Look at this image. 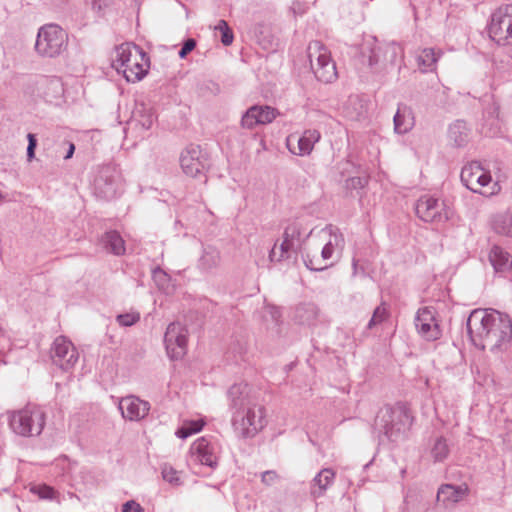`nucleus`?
<instances>
[{
    "instance_id": "f257e3e1",
    "label": "nucleus",
    "mask_w": 512,
    "mask_h": 512,
    "mask_svg": "<svg viewBox=\"0 0 512 512\" xmlns=\"http://www.w3.org/2000/svg\"><path fill=\"white\" fill-rule=\"evenodd\" d=\"M467 332L471 342L481 350L499 356L512 341V320L508 314L494 309H474L468 316Z\"/></svg>"
},
{
    "instance_id": "f03ea898",
    "label": "nucleus",
    "mask_w": 512,
    "mask_h": 512,
    "mask_svg": "<svg viewBox=\"0 0 512 512\" xmlns=\"http://www.w3.org/2000/svg\"><path fill=\"white\" fill-rule=\"evenodd\" d=\"M231 424L241 438H253L266 425L265 407L247 383H236L227 391Z\"/></svg>"
},
{
    "instance_id": "7ed1b4c3",
    "label": "nucleus",
    "mask_w": 512,
    "mask_h": 512,
    "mask_svg": "<svg viewBox=\"0 0 512 512\" xmlns=\"http://www.w3.org/2000/svg\"><path fill=\"white\" fill-rule=\"evenodd\" d=\"M111 64L127 82L135 83L142 80L148 73L150 58L138 45L126 42L115 48L111 56Z\"/></svg>"
},
{
    "instance_id": "20e7f679",
    "label": "nucleus",
    "mask_w": 512,
    "mask_h": 512,
    "mask_svg": "<svg viewBox=\"0 0 512 512\" xmlns=\"http://www.w3.org/2000/svg\"><path fill=\"white\" fill-rule=\"evenodd\" d=\"M413 417L404 404L386 405L378 412L375 419L376 428L390 441L397 442L404 438L412 425Z\"/></svg>"
},
{
    "instance_id": "39448f33",
    "label": "nucleus",
    "mask_w": 512,
    "mask_h": 512,
    "mask_svg": "<svg viewBox=\"0 0 512 512\" xmlns=\"http://www.w3.org/2000/svg\"><path fill=\"white\" fill-rule=\"evenodd\" d=\"M361 61L367 63L370 68L380 66L382 69H389L398 66L404 60L402 46L395 42L377 44L375 39L365 42L360 51Z\"/></svg>"
},
{
    "instance_id": "423d86ee",
    "label": "nucleus",
    "mask_w": 512,
    "mask_h": 512,
    "mask_svg": "<svg viewBox=\"0 0 512 512\" xmlns=\"http://www.w3.org/2000/svg\"><path fill=\"white\" fill-rule=\"evenodd\" d=\"M6 415L10 429L22 437L39 436L45 427L46 413L37 405H27L20 410L7 411Z\"/></svg>"
},
{
    "instance_id": "0eeeda50",
    "label": "nucleus",
    "mask_w": 512,
    "mask_h": 512,
    "mask_svg": "<svg viewBox=\"0 0 512 512\" xmlns=\"http://www.w3.org/2000/svg\"><path fill=\"white\" fill-rule=\"evenodd\" d=\"M67 39V33L61 27L46 24L38 31L35 50L42 57H56L66 49Z\"/></svg>"
},
{
    "instance_id": "6e6552de",
    "label": "nucleus",
    "mask_w": 512,
    "mask_h": 512,
    "mask_svg": "<svg viewBox=\"0 0 512 512\" xmlns=\"http://www.w3.org/2000/svg\"><path fill=\"white\" fill-rule=\"evenodd\" d=\"M307 55L317 80L323 83H331L337 79L336 64L331 59L330 52L324 44L320 41L311 42L307 48Z\"/></svg>"
},
{
    "instance_id": "1a4fd4ad",
    "label": "nucleus",
    "mask_w": 512,
    "mask_h": 512,
    "mask_svg": "<svg viewBox=\"0 0 512 512\" xmlns=\"http://www.w3.org/2000/svg\"><path fill=\"white\" fill-rule=\"evenodd\" d=\"M122 178L115 164H107L97 169L93 179V191L96 197L111 200L121 191Z\"/></svg>"
},
{
    "instance_id": "9d476101",
    "label": "nucleus",
    "mask_w": 512,
    "mask_h": 512,
    "mask_svg": "<svg viewBox=\"0 0 512 512\" xmlns=\"http://www.w3.org/2000/svg\"><path fill=\"white\" fill-rule=\"evenodd\" d=\"M417 217L426 223H444L452 215L446 201L431 194L422 195L415 204Z\"/></svg>"
},
{
    "instance_id": "9b49d317",
    "label": "nucleus",
    "mask_w": 512,
    "mask_h": 512,
    "mask_svg": "<svg viewBox=\"0 0 512 512\" xmlns=\"http://www.w3.org/2000/svg\"><path fill=\"white\" fill-rule=\"evenodd\" d=\"M488 32L497 44L504 45L512 41V4L500 6L492 13Z\"/></svg>"
},
{
    "instance_id": "f8f14e48",
    "label": "nucleus",
    "mask_w": 512,
    "mask_h": 512,
    "mask_svg": "<svg viewBox=\"0 0 512 512\" xmlns=\"http://www.w3.org/2000/svg\"><path fill=\"white\" fill-rule=\"evenodd\" d=\"M180 165L183 172L190 177H205L210 160L200 146L190 145L181 153Z\"/></svg>"
},
{
    "instance_id": "ddd939ff",
    "label": "nucleus",
    "mask_w": 512,
    "mask_h": 512,
    "mask_svg": "<svg viewBox=\"0 0 512 512\" xmlns=\"http://www.w3.org/2000/svg\"><path fill=\"white\" fill-rule=\"evenodd\" d=\"M187 329L179 322L170 323L164 335L167 355L172 360L181 359L187 352Z\"/></svg>"
},
{
    "instance_id": "4468645a",
    "label": "nucleus",
    "mask_w": 512,
    "mask_h": 512,
    "mask_svg": "<svg viewBox=\"0 0 512 512\" xmlns=\"http://www.w3.org/2000/svg\"><path fill=\"white\" fill-rule=\"evenodd\" d=\"M460 178L463 185L474 193L493 194V192L485 193L481 191L492 181V177L490 172L486 171L477 161L466 164L461 170Z\"/></svg>"
},
{
    "instance_id": "2eb2a0df",
    "label": "nucleus",
    "mask_w": 512,
    "mask_h": 512,
    "mask_svg": "<svg viewBox=\"0 0 512 512\" xmlns=\"http://www.w3.org/2000/svg\"><path fill=\"white\" fill-rule=\"evenodd\" d=\"M77 349L64 336L57 337L51 347V359L53 363L64 371H69L78 361Z\"/></svg>"
},
{
    "instance_id": "dca6fc26",
    "label": "nucleus",
    "mask_w": 512,
    "mask_h": 512,
    "mask_svg": "<svg viewBox=\"0 0 512 512\" xmlns=\"http://www.w3.org/2000/svg\"><path fill=\"white\" fill-rule=\"evenodd\" d=\"M190 452L195 464L212 470L218 466V446L215 442L205 437L198 438L192 443Z\"/></svg>"
},
{
    "instance_id": "f3484780",
    "label": "nucleus",
    "mask_w": 512,
    "mask_h": 512,
    "mask_svg": "<svg viewBox=\"0 0 512 512\" xmlns=\"http://www.w3.org/2000/svg\"><path fill=\"white\" fill-rule=\"evenodd\" d=\"M503 119L500 117V105L490 96L485 100L480 132L487 137H497L502 134Z\"/></svg>"
},
{
    "instance_id": "a211bd4d",
    "label": "nucleus",
    "mask_w": 512,
    "mask_h": 512,
    "mask_svg": "<svg viewBox=\"0 0 512 512\" xmlns=\"http://www.w3.org/2000/svg\"><path fill=\"white\" fill-rule=\"evenodd\" d=\"M415 326L418 333L428 341H434L441 337V329L436 320L434 307H422L415 316Z\"/></svg>"
},
{
    "instance_id": "6ab92c4d",
    "label": "nucleus",
    "mask_w": 512,
    "mask_h": 512,
    "mask_svg": "<svg viewBox=\"0 0 512 512\" xmlns=\"http://www.w3.org/2000/svg\"><path fill=\"white\" fill-rule=\"evenodd\" d=\"M156 120L155 112L150 103L137 100L128 121L129 129H135L139 134L149 130Z\"/></svg>"
},
{
    "instance_id": "aec40b11",
    "label": "nucleus",
    "mask_w": 512,
    "mask_h": 512,
    "mask_svg": "<svg viewBox=\"0 0 512 512\" xmlns=\"http://www.w3.org/2000/svg\"><path fill=\"white\" fill-rule=\"evenodd\" d=\"M118 407L122 417L129 421H139L145 418L150 411V403L134 395L121 398Z\"/></svg>"
},
{
    "instance_id": "412c9836",
    "label": "nucleus",
    "mask_w": 512,
    "mask_h": 512,
    "mask_svg": "<svg viewBox=\"0 0 512 512\" xmlns=\"http://www.w3.org/2000/svg\"><path fill=\"white\" fill-rule=\"evenodd\" d=\"M469 494L467 484H442L437 491L436 500L445 507L461 502Z\"/></svg>"
},
{
    "instance_id": "4be33fe9",
    "label": "nucleus",
    "mask_w": 512,
    "mask_h": 512,
    "mask_svg": "<svg viewBox=\"0 0 512 512\" xmlns=\"http://www.w3.org/2000/svg\"><path fill=\"white\" fill-rule=\"evenodd\" d=\"M325 230L329 232V240L321 250L322 260L331 262L330 260L335 254H340L343 251L345 238L340 229L333 225L326 226Z\"/></svg>"
},
{
    "instance_id": "5701e85b",
    "label": "nucleus",
    "mask_w": 512,
    "mask_h": 512,
    "mask_svg": "<svg viewBox=\"0 0 512 512\" xmlns=\"http://www.w3.org/2000/svg\"><path fill=\"white\" fill-rule=\"evenodd\" d=\"M394 131L398 134H406L415 125L414 113L411 107L399 104L393 118Z\"/></svg>"
},
{
    "instance_id": "b1692460",
    "label": "nucleus",
    "mask_w": 512,
    "mask_h": 512,
    "mask_svg": "<svg viewBox=\"0 0 512 512\" xmlns=\"http://www.w3.org/2000/svg\"><path fill=\"white\" fill-rule=\"evenodd\" d=\"M220 263V251L213 246H205L198 259L197 268L201 273H210L218 268Z\"/></svg>"
},
{
    "instance_id": "393cba45",
    "label": "nucleus",
    "mask_w": 512,
    "mask_h": 512,
    "mask_svg": "<svg viewBox=\"0 0 512 512\" xmlns=\"http://www.w3.org/2000/svg\"><path fill=\"white\" fill-rule=\"evenodd\" d=\"M311 234L312 230L307 232L301 222L294 220L285 227L283 238L289 239L302 252V247Z\"/></svg>"
},
{
    "instance_id": "a878e982",
    "label": "nucleus",
    "mask_w": 512,
    "mask_h": 512,
    "mask_svg": "<svg viewBox=\"0 0 512 512\" xmlns=\"http://www.w3.org/2000/svg\"><path fill=\"white\" fill-rule=\"evenodd\" d=\"M489 261L496 272H507L512 267L510 254L500 246H493L491 248Z\"/></svg>"
},
{
    "instance_id": "bb28decb",
    "label": "nucleus",
    "mask_w": 512,
    "mask_h": 512,
    "mask_svg": "<svg viewBox=\"0 0 512 512\" xmlns=\"http://www.w3.org/2000/svg\"><path fill=\"white\" fill-rule=\"evenodd\" d=\"M101 243L107 252L117 256L123 255L126 251L123 238L115 230L104 233L101 237Z\"/></svg>"
},
{
    "instance_id": "cd10ccee",
    "label": "nucleus",
    "mask_w": 512,
    "mask_h": 512,
    "mask_svg": "<svg viewBox=\"0 0 512 512\" xmlns=\"http://www.w3.org/2000/svg\"><path fill=\"white\" fill-rule=\"evenodd\" d=\"M318 308L314 303H302L295 308L294 320L302 325H312L318 317Z\"/></svg>"
},
{
    "instance_id": "c85d7f7f",
    "label": "nucleus",
    "mask_w": 512,
    "mask_h": 512,
    "mask_svg": "<svg viewBox=\"0 0 512 512\" xmlns=\"http://www.w3.org/2000/svg\"><path fill=\"white\" fill-rule=\"evenodd\" d=\"M321 138V134L316 129H308L305 130L301 137L298 139V151H292L294 154L299 156L309 155L315 143H317Z\"/></svg>"
},
{
    "instance_id": "c756f323",
    "label": "nucleus",
    "mask_w": 512,
    "mask_h": 512,
    "mask_svg": "<svg viewBox=\"0 0 512 512\" xmlns=\"http://www.w3.org/2000/svg\"><path fill=\"white\" fill-rule=\"evenodd\" d=\"M334 478L335 473L332 469H322L313 479L311 494L314 497L322 496L327 488L333 483Z\"/></svg>"
},
{
    "instance_id": "7c9ffc66",
    "label": "nucleus",
    "mask_w": 512,
    "mask_h": 512,
    "mask_svg": "<svg viewBox=\"0 0 512 512\" xmlns=\"http://www.w3.org/2000/svg\"><path fill=\"white\" fill-rule=\"evenodd\" d=\"M448 137L450 141L457 147H463L469 140V129L467 124L462 120H457L450 125L448 130Z\"/></svg>"
},
{
    "instance_id": "2f4dec72",
    "label": "nucleus",
    "mask_w": 512,
    "mask_h": 512,
    "mask_svg": "<svg viewBox=\"0 0 512 512\" xmlns=\"http://www.w3.org/2000/svg\"><path fill=\"white\" fill-rule=\"evenodd\" d=\"M492 229L495 233L512 237V213H499L492 219Z\"/></svg>"
},
{
    "instance_id": "473e14b6",
    "label": "nucleus",
    "mask_w": 512,
    "mask_h": 512,
    "mask_svg": "<svg viewBox=\"0 0 512 512\" xmlns=\"http://www.w3.org/2000/svg\"><path fill=\"white\" fill-rule=\"evenodd\" d=\"M440 54V52L436 53L432 48L423 49L417 56L419 69L422 72L433 70L438 58L440 57Z\"/></svg>"
},
{
    "instance_id": "72a5a7b5",
    "label": "nucleus",
    "mask_w": 512,
    "mask_h": 512,
    "mask_svg": "<svg viewBox=\"0 0 512 512\" xmlns=\"http://www.w3.org/2000/svg\"><path fill=\"white\" fill-rule=\"evenodd\" d=\"M276 246H277V243L274 244V246L271 248V250L269 252V261L271 263L280 262L284 259L289 258L290 257L289 252H291V251H294V252L299 251V248L296 247L293 244V242L289 241V239H287V238H283V241L280 244V253L278 256H277V252H276Z\"/></svg>"
},
{
    "instance_id": "f704fd0d",
    "label": "nucleus",
    "mask_w": 512,
    "mask_h": 512,
    "mask_svg": "<svg viewBox=\"0 0 512 512\" xmlns=\"http://www.w3.org/2000/svg\"><path fill=\"white\" fill-rule=\"evenodd\" d=\"M301 253L305 266L311 271H323L333 265V261L322 260V254L311 256L309 252L302 251Z\"/></svg>"
},
{
    "instance_id": "c9c22d12",
    "label": "nucleus",
    "mask_w": 512,
    "mask_h": 512,
    "mask_svg": "<svg viewBox=\"0 0 512 512\" xmlns=\"http://www.w3.org/2000/svg\"><path fill=\"white\" fill-rule=\"evenodd\" d=\"M256 107V114L258 117L259 125H265L271 123L280 112L271 106L268 105H254Z\"/></svg>"
},
{
    "instance_id": "e433bc0d",
    "label": "nucleus",
    "mask_w": 512,
    "mask_h": 512,
    "mask_svg": "<svg viewBox=\"0 0 512 512\" xmlns=\"http://www.w3.org/2000/svg\"><path fill=\"white\" fill-rule=\"evenodd\" d=\"M431 455L436 462H442L448 457L449 447L445 438L439 437L436 439L431 449Z\"/></svg>"
},
{
    "instance_id": "4c0bfd02",
    "label": "nucleus",
    "mask_w": 512,
    "mask_h": 512,
    "mask_svg": "<svg viewBox=\"0 0 512 512\" xmlns=\"http://www.w3.org/2000/svg\"><path fill=\"white\" fill-rule=\"evenodd\" d=\"M258 123V117L256 114V107L251 106L247 109V111L242 115L241 118V127L244 129H254Z\"/></svg>"
},
{
    "instance_id": "58836bf2",
    "label": "nucleus",
    "mask_w": 512,
    "mask_h": 512,
    "mask_svg": "<svg viewBox=\"0 0 512 512\" xmlns=\"http://www.w3.org/2000/svg\"><path fill=\"white\" fill-rule=\"evenodd\" d=\"M116 321L121 327H131L140 321V313L138 311H130L118 314L116 316Z\"/></svg>"
},
{
    "instance_id": "ea45409f",
    "label": "nucleus",
    "mask_w": 512,
    "mask_h": 512,
    "mask_svg": "<svg viewBox=\"0 0 512 512\" xmlns=\"http://www.w3.org/2000/svg\"><path fill=\"white\" fill-rule=\"evenodd\" d=\"M388 315L389 313L387 308L383 304L379 305L378 307L375 308L373 315L370 321L368 322L367 328L371 329L374 326L382 323L387 319Z\"/></svg>"
},
{
    "instance_id": "a19ab883",
    "label": "nucleus",
    "mask_w": 512,
    "mask_h": 512,
    "mask_svg": "<svg viewBox=\"0 0 512 512\" xmlns=\"http://www.w3.org/2000/svg\"><path fill=\"white\" fill-rule=\"evenodd\" d=\"M215 29L221 32V42L223 45L229 46L232 44L234 35L225 20H220Z\"/></svg>"
},
{
    "instance_id": "79ce46f5",
    "label": "nucleus",
    "mask_w": 512,
    "mask_h": 512,
    "mask_svg": "<svg viewBox=\"0 0 512 512\" xmlns=\"http://www.w3.org/2000/svg\"><path fill=\"white\" fill-rule=\"evenodd\" d=\"M162 477L165 481H167L168 483L172 484V485H180L181 481H180V478L178 476V472L171 466L169 465H164L162 467Z\"/></svg>"
},
{
    "instance_id": "37998d69",
    "label": "nucleus",
    "mask_w": 512,
    "mask_h": 512,
    "mask_svg": "<svg viewBox=\"0 0 512 512\" xmlns=\"http://www.w3.org/2000/svg\"><path fill=\"white\" fill-rule=\"evenodd\" d=\"M41 499H54L56 491L46 484L38 485L32 489Z\"/></svg>"
},
{
    "instance_id": "c03bdc74",
    "label": "nucleus",
    "mask_w": 512,
    "mask_h": 512,
    "mask_svg": "<svg viewBox=\"0 0 512 512\" xmlns=\"http://www.w3.org/2000/svg\"><path fill=\"white\" fill-rule=\"evenodd\" d=\"M153 279L160 288H165L170 281V276L161 268L157 267L153 270Z\"/></svg>"
},
{
    "instance_id": "a18cd8bd",
    "label": "nucleus",
    "mask_w": 512,
    "mask_h": 512,
    "mask_svg": "<svg viewBox=\"0 0 512 512\" xmlns=\"http://www.w3.org/2000/svg\"><path fill=\"white\" fill-rule=\"evenodd\" d=\"M27 140H28L27 160L30 162L35 158V150L37 147V137L33 133H28Z\"/></svg>"
},
{
    "instance_id": "49530a36",
    "label": "nucleus",
    "mask_w": 512,
    "mask_h": 512,
    "mask_svg": "<svg viewBox=\"0 0 512 512\" xmlns=\"http://www.w3.org/2000/svg\"><path fill=\"white\" fill-rule=\"evenodd\" d=\"M195 47H196V40L193 39V38H188L187 40H185V42L183 43L181 49L178 52L179 57L181 59L186 58V56L190 52H192Z\"/></svg>"
},
{
    "instance_id": "de8ad7c7",
    "label": "nucleus",
    "mask_w": 512,
    "mask_h": 512,
    "mask_svg": "<svg viewBox=\"0 0 512 512\" xmlns=\"http://www.w3.org/2000/svg\"><path fill=\"white\" fill-rule=\"evenodd\" d=\"M368 183L365 177H351L347 180V187L351 189H362Z\"/></svg>"
},
{
    "instance_id": "09e8293b",
    "label": "nucleus",
    "mask_w": 512,
    "mask_h": 512,
    "mask_svg": "<svg viewBox=\"0 0 512 512\" xmlns=\"http://www.w3.org/2000/svg\"><path fill=\"white\" fill-rule=\"evenodd\" d=\"M198 432L199 428H188V426L184 423L180 428L177 429L176 436L181 439H186Z\"/></svg>"
},
{
    "instance_id": "8fccbe9b",
    "label": "nucleus",
    "mask_w": 512,
    "mask_h": 512,
    "mask_svg": "<svg viewBox=\"0 0 512 512\" xmlns=\"http://www.w3.org/2000/svg\"><path fill=\"white\" fill-rule=\"evenodd\" d=\"M277 479L278 475L274 470H267L261 473V481L267 486L274 484Z\"/></svg>"
},
{
    "instance_id": "3c124183",
    "label": "nucleus",
    "mask_w": 512,
    "mask_h": 512,
    "mask_svg": "<svg viewBox=\"0 0 512 512\" xmlns=\"http://www.w3.org/2000/svg\"><path fill=\"white\" fill-rule=\"evenodd\" d=\"M265 313L266 315H269L271 320L274 321L275 323H278L282 316L280 308L274 305H267L265 307Z\"/></svg>"
},
{
    "instance_id": "603ef678",
    "label": "nucleus",
    "mask_w": 512,
    "mask_h": 512,
    "mask_svg": "<svg viewBox=\"0 0 512 512\" xmlns=\"http://www.w3.org/2000/svg\"><path fill=\"white\" fill-rule=\"evenodd\" d=\"M122 512H143V508L134 500H130L123 504Z\"/></svg>"
},
{
    "instance_id": "864d4df0",
    "label": "nucleus",
    "mask_w": 512,
    "mask_h": 512,
    "mask_svg": "<svg viewBox=\"0 0 512 512\" xmlns=\"http://www.w3.org/2000/svg\"><path fill=\"white\" fill-rule=\"evenodd\" d=\"M111 3L112 0H91L92 9L98 13L110 6Z\"/></svg>"
},
{
    "instance_id": "5fc2aeb1",
    "label": "nucleus",
    "mask_w": 512,
    "mask_h": 512,
    "mask_svg": "<svg viewBox=\"0 0 512 512\" xmlns=\"http://www.w3.org/2000/svg\"><path fill=\"white\" fill-rule=\"evenodd\" d=\"M184 423L188 426V428H199V432L204 426V422L202 420H191Z\"/></svg>"
},
{
    "instance_id": "6e6d98bb",
    "label": "nucleus",
    "mask_w": 512,
    "mask_h": 512,
    "mask_svg": "<svg viewBox=\"0 0 512 512\" xmlns=\"http://www.w3.org/2000/svg\"><path fill=\"white\" fill-rule=\"evenodd\" d=\"M74 152H75V145L73 143L69 142L68 143V150H67V153L64 156V159L68 160V159L72 158Z\"/></svg>"
},
{
    "instance_id": "4d7b16f0",
    "label": "nucleus",
    "mask_w": 512,
    "mask_h": 512,
    "mask_svg": "<svg viewBox=\"0 0 512 512\" xmlns=\"http://www.w3.org/2000/svg\"><path fill=\"white\" fill-rule=\"evenodd\" d=\"M352 267H353V274L355 275L357 273V268H358V260L356 258H353V260H352Z\"/></svg>"
},
{
    "instance_id": "13d9d810",
    "label": "nucleus",
    "mask_w": 512,
    "mask_h": 512,
    "mask_svg": "<svg viewBox=\"0 0 512 512\" xmlns=\"http://www.w3.org/2000/svg\"><path fill=\"white\" fill-rule=\"evenodd\" d=\"M405 473H406V469H402L401 470V476L404 477Z\"/></svg>"
}]
</instances>
